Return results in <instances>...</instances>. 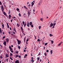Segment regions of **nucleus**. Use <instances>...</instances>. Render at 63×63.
Masks as SVG:
<instances>
[{"mask_svg": "<svg viewBox=\"0 0 63 63\" xmlns=\"http://www.w3.org/2000/svg\"><path fill=\"white\" fill-rule=\"evenodd\" d=\"M1 9L2 11V12H4V6H3L2 5L1 6Z\"/></svg>", "mask_w": 63, "mask_h": 63, "instance_id": "obj_1", "label": "nucleus"}, {"mask_svg": "<svg viewBox=\"0 0 63 63\" xmlns=\"http://www.w3.org/2000/svg\"><path fill=\"white\" fill-rule=\"evenodd\" d=\"M35 1L34 0L32 2V7H33V6L34 5V3H35Z\"/></svg>", "mask_w": 63, "mask_h": 63, "instance_id": "obj_2", "label": "nucleus"}, {"mask_svg": "<svg viewBox=\"0 0 63 63\" xmlns=\"http://www.w3.org/2000/svg\"><path fill=\"white\" fill-rule=\"evenodd\" d=\"M6 41L7 43H9V39L8 38H7L6 39Z\"/></svg>", "mask_w": 63, "mask_h": 63, "instance_id": "obj_3", "label": "nucleus"}, {"mask_svg": "<svg viewBox=\"0 0 63 63\" xmlns=\"http://www.w3.org/2000/svg\"><path fill=\"white\" fill-rule=\"evenodd\" d=\"M17 41L18 42V45H19V44H20V43H21V42L19 41V40H17Z\"/></svg>", "mask_w": 63, "mask_h": 63, "instance_id": "obj_4", "label": "nucleus"}, {"mask_svg": "<svg viewBox=\"0 0 63 63\" xmlns=\"http://www.w3.org/2000/svg\"><path fill=\"white\" fill-rule=\"evenodd\" d=\"M53 24L52 23H51L50 25V27H52V26H53Z\"/></svg>", "mask_w": 63, "mask_h": 63, "instance_id": "obj_5", "label": "nucleus"}, {"mask_svg": "<svg viewBox=\"0 0 63 63\" xmlns=\"http://www.w3.org/2000/svg\"><path fill=\"white\" fill-rule=\"evenodd\" d=\"M15 63H19V60H17L15 61Z\"/></svg>", "mask_w": 63, "mask_h": 63, "instance_id": "obj_6", "label": "nucleus"}, {"mask_svg": "<svg viewBox=\"0 0 63 63\" xmlns=\"http://www.w3.org/2000/svg\"><path fill=\"white\" fill-rule=\"evenodd\" d=\"M3 44L4 45V46H6V42L4 41L3 43Z\"/></svg>", "mask_w": 63, "mask_h": 63, "instance_id": "obj_7", "label": "nucleus"}, {"mask_svg": "<svg viewBox=\"0 0 63 63\" xmlns=\"http://www.w3.org/2000/svg\"><path fill=\"white\" fill-rule=\"evenodd\" d=\"M29 22H27V25L28 27H29Z\"/></svg>", "mask_w": 63, "mask_h": 63, "instance_id": "obj_8", "label": "nucleus"}, {"mask_svg": "<svg viewBox=\"0 0 63 63\" xmlns=\"http://www.w3.org/2000/svg\"><path fill=\"white\" fill-rule=\"evenodd\" d=\"M26 14H24V15H23V16L24 17H25L26 16Z\"/></svg>", "mask_w": 63, "mask_h": 63, "instance_id": "obj_9", "label": "nucleus"}, {"mask_svg": "<svg viewBox=\"0 0 63 63\" xmlns=\"http://www.w3.org/2000/svg\"><path fill=\"white\" fill-rule=\"evenodd\" d=\"M5 56L7 58V57H9V55H8V54H6Z\"/></svg>", "mask_w": 63, "mask_h": 63, "instance_id": "obj_10", "label": "nucleus"}, {"mask_svg": "<svg viewBox=\"0 0 63 63\" xmlns=\"http://www.w3.org/2000/svg\"><path fill=\"white\" fill-rule=\"evenodd\" d=\"M63 43V42H62L60 43L59 44H58V46H60L61 45V44H62Z\"/></svg>", "mask_w": 63, "mask_h": 63, "instance_id": "obj_11", "label": "nucleus"}, {"mask_svg": "<svg viewBox=\"0 0 63 63\" xmlns=\"http://www.w3.org/2000/svg\"><path fill=\"white\" fill-rule=\"evenodd\" d=\"M44 54L45 55V56H46L47 55V53L46 52L44 53Z\"/></svg>", "mask_w": 63, "mask_h": 63, "instance_id": "obj_12", "label": "nucleus"}, {"mask_svg": "<svg viewBox=\"0 0 63 63\" xmlns=\"http://www.w3.org/2000/svg\"><path fill=\"white\" fill-rule=\"evenodd\" d=\"M0 34H1L2 33V30H1V29L0 27Z\"/></svg>", "mask_w": 63, "mask_h": 63, "instance_id": "obj_13", "label": "nucleus"}, {"mask_svg": "<svg viewBox=\"0 0 63 63\" xmlns=\"http://www.w3.org/2000/svg\"><path fill=\"white\" fill-rule=\"evenodd\" d=\"M3 14L5 16H6V15H7V14H6V13H5V11H4L3 12Z\"/></svg>", "mask_w": 63, "mask_h": 63, "instance_id": "obj_14", "label": "nucleus"}, {"mask_svg": "<svg viewBox=\"0 0 63 63\" xmlns=\"http://www.w3.org/2000/svg\"><path fill=\"white\" fill-rule=\"evenodd\" d=\"M9 18L10 19H11V15H9Z\"/></svg>", "mask_w": 63, "mask_h": 63, "instance_id": "obj_15", "label": "nucleus"}, {"mask_svg": "<svg viewBox=\"0 0 63 63\" xmlns=\"http://www.w3.org/2000/svg\"><path fill=\"white\" fill-rule=\"evenodd\" d=\"M27 56V54H25L24 56V58H26V57Z\"/></svg>", "mask_w": 63, "mask_h": 63, "instance_id": "obj_16", "label": "nucleus"}, {"mask_svg": "<svg viewBox=\"0 0 63 63\" xmlns=\"http://www.w3.org/2000/svg\"><path fill=\"white\" fill-rule=\"evenodd\" d=\"M2 28L3 29V28H4V24H2Z\"/></svg>", "mask_w": 63, "mask_h": 63, "instance_id": "obj_17", "label": "nucleus"}, {"mask_svg": "<svg viewBox=\"0 0 63 63\" xmlns=\"http://www.w3.org/2000/svg\"><path fill=\"white\" fill-rule=\"evenodd\" d=\"M53 52H52V50H51L50 51V53L51 54H52V53Z\"/></svg>", "mask_w": 63, "mask_h": 63, "instance_id": "obj_18", "label": "nucleus"}, {"mask_svg": "<svg viewBox=\"0 0 63 63\" xmlns=\"http://www.w3.org/2000/svg\"><path fill=\"white\" fill-rule=\"evenodd\" d=\"M17 26L18 27H19L20 26V25L18 24V23L17 24Z\"/></svg>", "mask_w": 63, "mask_h": 63, "instance_id": "obj_19", "label": "nucleus"}, {"mask_svg": "<svg viewBox=\"0 0 63 63\" xmlns=\"http://www.w3.org/2000/svg\"><path fill=\"white\" fill-rule=\"evenodd\" d=\"M49 36L50 37H51V36H53V35H52L51 34H49Z\"/></svg>", "mask_w": 63, "mask_h": 63, "instance_id": "obj_20", "label": "nucleus"}, {"mask_svg": "<svg viewBox=\"0 0 63 63\" xmlns=\"http://www.w3.org/2000/svg\"><path fill=\"white\" fill-rule=\"evenodd\" d=\"M30 25H31L32 24V22H30Z\"/></svg>", "mask_w": 63, "mask_h": 63, "instance_id": "obj_21", "label": "nucleus"}, {"mask_svg": "<svg viewBox=\"0 0 63 63\" xmlns=\"http://www.w3.org/2000/svg\"><path fill=\"white\" fill-rule=\"evenodd\" d=\"M16 10L18 11H19V8H17L16 9Z\"/></svg>", "mask_w": 63, "mask_h": 63, "instance_id": "obj_22", "label": "nucleus"}, {"mask_svg": "<svg viewBox=\"0 0 63 63\" xmlns=\"http://www.w3.org/2000/svg\"><path fill=\"white\" fill-rule=\"evenodd\" d=\"M18 48L19 49L20 48V47L18 46Z\"/></svg>", "mask_w": 63, "mask_h": 63, "instance_id": "obj_23", "label": "nucleus"}, {"mask_svg": "<svg viewBox=\"0 0 63 63\" xmlns=\"http://www.w3.org/2000/svg\"><path fill=\"white\" fill-rule=\"evenodd\" d=\"M39 29H41V26H40L39 27Z\"/></svg>", "mask_w": 63, "mask_h": 63, "instance_id": "obj_24", "label": "nucleus"}, {"mask_svg": "<svg viewBox=\"0 0 63 63\" xmlns=\"http://www.w3.org/2000/svg\"><path fill=\"white\" fill-rule=\"evenodd\" d=\"M41 2H40L38 4V5H41Z\"/></svg>", "mask_w": 63, "mask_h": 63, "instance_id": "obj_25", "label": "nucleus"}, {"mask_svg": "<svg viewBox=\"0 0 63 63\" xmlns=\"http://www.w3.org/2000/svg\"><path fill=\"white\" fill-rule=\"evenodd\" d=\"M37 60H40V58L39 57H38L37 58Z\"/></svg>", "mask_w": 63, "mask_h": 63, "instance_id": "obj_26", "label": "nucleus"}, {"mask_svg": "<svg viewBox=\"0 0 63 63\" xmlns=\"http://www.w3.org/2000/svg\"><path fill=\"white\" fill-rule=\"evenodd\" d=\"M51 42L52 43V44H53V41H51Z\"/></svg>", "mask_w": 63, "mask_h": 63, "instance_id": "obj_27", "label": "nucleus"}, {"mask_svg": "<svg viewBox=\"0 0 63 63\" xmlns=\"http://www.w3.org/2000/svg\"><path fill=\"white\" fill-rule=\"evenodd\" d=\"M10 56H12V55H13V54L11 53H10Z\"/></svg>", "mask_w": 63, "mask_h": 63, "instance_id": "obj_28", "label": "nucleus"}, {"mask_svg": "<svg viewBox=\"0 0 63 63\" xmlns=\"http://www.w3.org/2000/svg\"><path fill=\"white\" fill-rule=\"evenodd\" d=\"M26 23H25V24H24V27H25V26H26Z\"/></svg>", "mask_w": 63, "mask_h": 63, "instance_id": "obj_29", "label": "nucleus"}, {"mask_svg": "<svg viewBox=\"0 0 63 63\" xmlns=\"http://www.w3.org/2000/svg\"><path fill=\"white\" fill-rule=\"evenodd\" d=\"M14 31L15 32H16V29H14Z\"/></svg>", "mask_w": 63, "mask_h": 63, "instance_id": "obj_30", "label": "nucleus"}, {"mask_svg": "<svg viewBox=\"0 0 63 63\" xmlns=\"http://www.w3.org/2000/svg\"><path fill=\"white\" fill-rule=\"evenodd\" d=\"M19 16H21V14L20 13L19 14Z\"/></svg>", "mask_w": 63, "mask_h": 63, "instance_id": "obj_31", "label": "nucleus"}, {"mask_svg": "<svg viewBox=\"0 0 63 63\" xmlns=\"http://www.w3.org/2000/svg\"><path fill=\"white\" fill-rule=\"evenodd\" d=\"M16 53H17V54L18 53V52L17 51H16Z\"/></svg>", "mask_w": 63, "mask_h": 63, "instance_id": "obj_32", "label": "nucleus"}, {"mask_svg": "<svg viewBox=\"0 0 63 63\" xmlns=\"http://www.w3.org/2000/svg\"><path fill=\"white\" fill-rule=\"evenodd\" d=\"M21 28L22 30V31H23V29L22 28V27H21Z\"/></svg>", "mask_w": 63, "mask_h": 63, "instance_id": "obj_33", "label": "nucleus"}, {"mask_svg": "<svg viewBox=\"0 0 63 63\" xmlns=\"http://www.w3.org/2000/svg\"><path fill=\"white\" fill-rule=\"evenodd\" d=\"M10 59H11L12 60H13V59L12 58H11V57H10Z\"/></svg>", "mask_w": 63, "mask_h": 63, "instance_id": "obj_34", "label": "nucleus"}, {"mask_svg": "<svg viewBox=\"0 0 63 63\" xmlns=\"http://www.w3.org/2000/svg\"><path fill=\"white\" fill-rule=\"evenodd\" d=\"M11 13V11H9L8 14H10V13Z\"/></svg>", "mask_w": 63, "mask_h": 63, "instance_id": "obj_35", "label": "nucleus"}, {"mask_svg": "<svg viewBox=\"0 0 63 63\" xmlns=\"http://www.w3.org/2000/svg\"><path fill=\"white\" fill-rule=\"evenodd\" d=\"M22 23H23V25H24V22L23 21H22Z\"/></svg>", "mask_w": 63, "mask_h": 63, "instance_id": "obj_36", "label": "nucleus"}, {"mask_svg": "<svg viewBox=\"0 0 63 63\" xmlns=\"http://www.w3.org/2000/svg\"><path fill=\"white\" fill-rule=\"evenodd\" d=\"M0 5H2V2L0 1Z\"/></svg>", "mask_w": 63, "mask_h": 63, "instance_id": "obj_37", "label": "nucleus"}, {"mask_svg": "<svg viewBox=\"0 0 63 63\" xmlns=\"http://www.w3.org/2000/svg\"><path fill=\"white\" fill-rule=\"evenodd\" d=\"M10 49V51H12V50H13L12 49H13V48H11V49Z\"/></svg>", "mask_w": 63, "mask_h": 63, "instance_id": "obj_38", "label": "nucleus"}, {"mask_svg": "<svg viewBox=\"0 0 63 63\" xmlns=\"http://www.w3.org/2000/svg\"><path fill=\"white\" fill-rule=\"evenodd\" d=\"M26 39V37H25L24 38V41H25V39Z\"/></svg>", "mask_w": 63, "mask_h": 63, "instance_id": "obj_39", "label": "nucleus"}, {"mask_svg": "<svg viewBox=\"0 0 63 63\" xmlns=\"http://www.w3.org/2000/svg\"><path fill=\"white\" fill-rule=\"evenodd\" d=\"M16 57H18V55H16Z\"/></svg>", "mask_w": 63, "mask_h": 63, "instance_id": "obj_40", "label": "nucleus"}, {"mask_svg": "<svg viewBox=\"0 0 63 63\" xmlns=\"http://www.w3.org/2000/svg\"><path fill=\"white\" fill-rule=\"evenodd\" d=\"M47 43H46L45 44V46H47Z\"/></svg>", "mask_w": 63, "mask_h": 63, "instance_id": "obj_41", "label": "nucleus"}, {"mask_svg": "<svg viewBox=\"0 0 63 63\" xmlns=\"http://www.w3.org/2000/svg\"><path fill=\"white\" fill-rule=\"evenodd\" d=\"M31 26L32 27H33V25H32Z\"/></svg>", "mask_w": 63, "mask_h": 63, "instance_id": "obj_42", "label": "nucleus"}, {"mask_svg": "<svg viewBox=\"0 0 63 63\" xmlns=\"http://www.w3.org/2000/svg\"><path fill=\"white\" fill-rule=\"evenodd\" d=\"M7 26L8 28H9V27H9V25H8V26Z\"/></svg>", "mask_w": 63, "mask_h": 63, "instance_id": "obj_43", "label": "nucleus"}, {"mask_svg": "<svg viewBox=\"0 0 63 63\" xmlns=\"http://www.w3.org/2000/svg\"><path fill=\"white\" fill-rule=\"evenodd\" d=\"M48 51H48V50H46V52H48Z\"/></svg>", "mask_w": 63, "mask_h": 63, "instance_id": "obj_44", "label": "nucleus"}, {"mask_svg": "<svg viewBox=\"0 0 63 63\" xmlns=\"http://www.w3.org/2000/svg\"><path fill=\"white\" fill-rule=\"evenodd\" d=\"M9 47V49H11V48H12L10 46Z\"/></svg>", "mask_w": 63, "mask_h": 63, "instance_id": "obj_45", "label": "nucleus"}, {"mask_svg": "<svg viewBox=\"0 0 63 63\" xmlns=\"http://www.w3.org/2000/svg\"><path fill=\"white\" fill-rule=\"evenodd\" d=\"M55 26L53 25V26L52 27L53 28H54V27Z\"/></svg>", "mask_w": 63, "mask_h": 63, "instance_id": "obj_46", "label": "nucleus"}, {"mask_svg": "<svg viewBox=\"0 0 63 63\" xmlns=\"http://www.w3.org/2000/svg\"><path fill=\"white\" fill-rule=\"evenodd\" d=\"M41 20H43V18H41L40 19Z\"/></svg>", "mask_w": 63, "mask_h": 63, "instance_id": "obj_47", "label": "nucleus"}, {"mask_svg": "<svg viewBox=\"0 0 63 63\" xmlns=\"http://www.w3.org/2000/svg\"><path fill=\"white\" fill-rule=\"evenodd\" d=\"M6 61H7V62H8V58H7L6 59Z\"/></svg>", "mask_w": 63, "mask_h": 63, "instance_id": "obj_48", "label": "nucleus"}, {"mask_svg": "<svg viewBox=\"0 0 63 63\" xmlns=\"http://www.w3.org/2000/svg\"><path fill=\"white\" fill-rule=\"evenodd\" d=\"M18 57L19 58H21V56H19Z\"/></svg>", "mask_w": 63, "mask_h": 63, "instance_id": "obj_49", "label": "nucleus"}, {"mask_svg": "<svg viewBox=\"0 0 63 63\" xmlns=\"http://www.w3.org/2000/svg\"><path fill=\"white\" fill-rule=\"evenodd\" d=\"M40 41V39H38L37 40V42H39Z\"/></svg>", "mask_w": 63, "mask_h": 63, "instance_id": "obj_50", "label": "nucleus"}, {"mask_svg": "<svg viewBox=\"0 0 63 63\" xmlns=\"http://www.w3.org/2000/svg\"><path fill=\"white\" fill-rule=\"evenodd\" d=\"M0 58H1L2 59V58L3 57H2V56H0Z\"/></svg>", "mask_w": 63, "mask_h": 63, "instance_id": "obj_51", "label": "nucleus"}, {"mask_svg": "<svg viewBox=\"0 0 63 63\" xmlns=\"http://www.w3.org/2000/svg\"><path fill=\"white\" fill-rule=\"evenodd\" d=\"M11 51V52H12V53H13V52H14L13 51V50Z\"/></svg>", "mask_w": 63, "mask_h": 63, "instance_id": "obj_52", "label": "nucleus"}, {"mask_svg": "<svg viewBox=\"0 0 63 63\" xmlns=\"http://www.w3.org/2000/svg\"><path fill=\"white\" fill-rule=\"evenodd\" d=\"M31 59H32V60H33V57H32Z\"/></svg>", "mask_w": 63, "mask_h": 63, "instance_id": "obj_53", "label": "nucleus"}, {"mask_svg": "<svg viewBox=\"0 0 63 63\" xmlns=\"http://www.w3.org/2000/svg\"><path fill=\"white\" fill-rule=\"evenodd\" d=\"M55 25H56V23H54V24L53 25L55 26Z\"/></svg>", "mask_w": 63, "mask_h": 63, "instance_id": "obj_54", "label": "nucleus"}, {"mask_svg": "<svg viewBox=\"0 0 63 63\" xmlns=\"http://www.w3.org/2000/svg\"><path fill=\"white\" fill-rule=\"evenodd\" d=\"M34 37H35V39H36V36H35V35H34Z\"/></svg>", "mask_w": 63, "mask_h": 63, "instance_id": "obj_55", "label": "nucleus"}, {"mask_svg": "<svg viewBox=\"0 0 63 63\" xmlns=\"http://www.w3.org/2000/svg\"><path fill=\"white\" fill-rule=\"evenodd\" d=\"M30 14V13L29 12H28V14Z\"/></svg>", "mask_w": 63, "mask_h": 63, "instance_id": "obj_56", "label": "nucleus"}, {"mask_svg": "<svg viewBox=\"0 0 63 63\" xmlns=\"http://www.w3.org/2000/svg\"><path fill=\"white\" fill-rule=\"evenodd\" d=\"M27 41V42H28V39H27L26 40Z\"/></svg>", "mask_w": 63, "mask_h": 63, "instance_id": "obj_57", "label": "nucleus"}, {"mask_svg": "<svg viewBox=\"0 0 63 63\" xmlns=\"http://www.w3.org/2000/svg\"><path fill=\"white\" fill-rule=\"evenodd\" d=\"M41 54V53H39V54H38L39 55H40Z\"/></svg>", "mask_w": 63, "mask_h": 63, "instance_id": "obj_58", "label": "nucleus"}, {"mask_svg": "<svg viewBox=\"0 0 63 63\" xmlns=\"http://www.w3.org/2000/svg\"><path fill=\"white\" fill-rule=\"evenodd\" d=\"M5 36H4L3 37V39H5Z\"/></svg>", "mask_w": 63, "mask_h": 63, "instance_id": "obj_59", "label": "nucleus"}, {"mask_svg": "<svg viewBox=\"0 0 63 63\" xmlns=\"http://www.w3.org/2000/svg\"><path fill=\"white\" fill-rule=\"evenodd\" d=\"M5 16H6V17H8V15H7V14L5 15Z\"/></svg>", "mask_w": 63, "mask_h": 63, "instance_id": "obj_60", "label": "nucleus"}, {"mask_svg": "<svg viewBox=\"0 0 63 63\" xmlns=\"http://www.w3.org/2000/svg\"><path fill=\"white\" fill-rule=\"evenodd\" d=\"M16 47H15L14 48V50H16Z\"/></svg>", "mask_w": 63, "mask_h": 63, "instance_id": "obj_61", "label": "nucleus"}, {"mask_svg": "<svg viewBox=\"0 0 63 63\" xmlns=\"http://www.w3.org/2000/svg\"><path fill=\"white\" fill-rule=\"evenodd\" d=\"M26 51V50H24V52H25Z\"/></svg>", "mask_w": 63, "mask_h": 63, "instance_id": "obj_62", "label": "nucleus"}, {"mask_svg": "<svg viewBox=\"0 0 63 63\" xmlns=\"http://www.w3.org/2000/svg\"><path fill=\"white\" fill-rule=\"evenodd\" d=\"M13 33L14 34H16V32H13Z\"/></svg>", "mask_w": 63, "mask_h": 63, "instance_id": "obj_63", "label": "nucleus"}, {"mask_svg": "<svg viewBox=\"0 0 63 63\" xmlns=\"http://www.w3.org/2000/svg\"><path fill=\"white\" fill-rule=\"evenodd\" d=\"M7 26H8V25H8V23H7Z\"/></svg>", "mask_w": 63, "mask_h": 63, "instance_id": "obj_64", "label": "nucleus"}]
</instances>
